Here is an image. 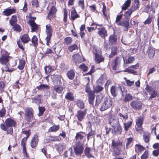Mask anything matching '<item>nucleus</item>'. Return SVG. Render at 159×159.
Here are the masks:
<instances>
[{
    "label": "nucleus",
    "mask_w": 159,
    "mask_h": 159,
    "mask_svg": "<svg viewBox=\"0 0 159 159\" xmlns=\"http://www.w3.org/2000/svg\"><path fill=\"white\" fill-rule=\"evenodd\" d=\"M51 78L54 84L61 85L62 82L61 80V77L58 75L54 74L51 75Z\"/></svg>",
    "instance_id": "obj_20"
},
{
    "label": "nucleus",
    "mask_w": 159,
    "mask_h": 159,
    "mask_svg": "<svg viewBox=\"0 0 159 159\" xmlns=\"http://www.w3.org/2000/svg\"><path fill=\"white\" fill-rule=\"evenodd\" d=\"M126 140L125 148L126 149H128L131 148L132 146L131 143L133 141V138L130 137L129 138L126 139Z\"/></svg>",
    "instance_id": "obj_41"
},
{
    "label": "nucleus",
    "mask_w": 159,
    "mask_h": 159,
    "mask_svg": "<svg viewBox=\"0 0 159 159\" xmlns=\"http://www.w3.org/2000/svg\"><path fill=\"white\" fill-rule=\"evenodd\" d=\"M30 20L28 21L27 23L31 26L32 32H37L38 31L39 27L38 25L35 22L36 19V17L29 16Z\"/></svg>",
    "instance_id": "obj_10"
},
{
    "label": "nucleus",
    "mask_w": 159,
    "mask_h": 159,
    "mask_svg": "<svg viewBox=\"0 0 159 159\" xmlns=\"http://www.w3.org/2000/svg\"><path fill=\"white\" fill-rule=\"evenodd\" d=\"M145 117L143 116H141L136 119V130L139 133H142L143 131L142 125L143 123Z\"/></svg>",
    "instance_id": "obj_6"
},
{
    "label": "nucleus",
    "mask_w": 159,
    "mask_h": 159,
    "mask_svg": "<svg viewBox=\"0 0 159 159\" xmlns=\"http://www.w3.org/2000/svg\"><path fill=\"white\" fill-rule=\"evenodd\" d=\"M36 88L38 90H48L50 89V87L47 84H41L39 86H37Z\"/></svg>",
    "instance_id": "obj_46"
},
{
    "label": "nucleus",
    "mask_w": 159,
    "mask_h": 159,
    "mask_svg": "<svg viewBox=\"0 0 159 159\" xmlns=\"http://www.w3.org/2000/svg\"><path fill=\"white\" fill-rule=\"evenodd\" d=\"M129 21L124 20L123 21H121L120 23L117 24V25L122 26L125 27L126 30H128L129 26Z\"/></svg>",
    "instance_id": "obj_40"
},
{
    "label": "nucleus",
    "mask_w": 159,
    "mask_h": 159,
    "mask_svg": "<svg viewBox=\"0 0 159 159\" xmlns=\"http://www.w3.org/2000/svg\"><path fill=\"white\" fill-rule=\"evenodd\" d=\"M151 139V134L146 132L143 133V139L145 143L149 144L150 141Z\"/></svg>",
    "instance_id": "obj_26"
},
{
    "label": "nucleus",
    "mask_w": 159,
    "mask_h": 159,
    "mask_svg": "<svg viewBox=\"0 0 159 159\" xmlns=\"http://www.w3.org/2000/svg\"><path fill=\"white\" fill-rule=\"evenodd\" d=\"M107 79V77L105 74H102L98 80L97 82V84L102 85L104 81L106 80Z\"/></svg>",
    "instance_id": "obj_31"
},
{
    "label": "nucleus",
    "mask_w": 159,
    "mask_h": 159,
    "mask_svg": "<svg viewBox=\"0 0 159 159\" xmlns=\"http://www.w3.org/2000/svg\"><path fill=\"white\" fill-rule=\"evenodd\" d=\"M87 113V109H85L83 110H80L77 111L76 116L77 117L78 120L81 121L84 119Z\"/></svg>",
    "instance_id": "obj_14"
},
{
    "label": "nucleus",
    "mask_w": 159,
    "mask_h": 159,
    "mask_svg": "<svg viewBox=\"0 0 159 159\" xmlns=\"http://www.w3.org/2000/svg\"><path fill=\"white\" fill-rule=\"evenodd\" d=\"M38 39L35 35H34L31 39V42L32 44L34 47H37L38 45Z\"/></svg>",
    "instance_id": "obj_49"
},
{
    "label": "nucleus",
    "mask_w": 159,
    "mask_h": 159,
    "mask_svg": "<svg viewBox=\"0 0 159 159\" xmlns=\"http://www.w3.org/2000/svg\"><path fill=\"white\" fill-rule=\"evenodd\" d=\"M10 57L7 52L2 54L0 57V63L1 64H7L9 62Z\"/></svg>",
    "instance_id": "obj_18"
},
{
    "label": "nucleus",
    "mask_w": 159,
    "mask_h": 159,
    "mask_svg": "<svg viewBox=\"0 0 159 159\" xmlns=\"http://www.w3.org/2000/svg\"><path fill=\"white\" fill-rule=\"evenodd\" d=\"M42 95L41 94L37 95L34 97L31 98L32 102L34 103L37 105H39L40 104H41L42 102L41 101V98Z\"/></svg>",
    "instance_id": "obj_28"
},
{
    "label": "nucleus",
    "mask_w": 159,
    "mask_h": 159,
    "mask_svg": "<svg viewBox=\"0 0 159 159\" xmlns=\"http://www.w3.org/2000/svg\"><path fill=\"white\" fill-rule=\"evenodd\" d=\"M71 20H74L77 18H80V16L77 14L75 10L74 9L71 11Z\"/></svg>",
    "instance_id": "obj_35"
},
{
    "label": "nucleus",
    "mask_w": 159,
    "mask_h": 159,
    "mask_svg": "<svg viewBox=\"0 0 159 159\" xmlns=\"http://www.w3.org/2000/svg\"><path fill=\"white\" fill-rule=\"evenodd\" d=\"M116 116L114 115H110L109 116V120L108 123L112 127H115L116 125L119 124L118 120L116 119Z\"/></svg>",
    "instance_id": "obj_16"
},
{
    "label": "nucleus",
    "mask_w": 159,
    "mask_h": 159,
    "mask_svg": "<svg viewBox=\"0 0 159 159\" xmlns=\"http://www.w3.org/2000/svg\"><path fill=\"white\" fill-rule=\"evenodd\" d=\"M132 121H128L124 123V127L125 130L127 132L129 130V128L132 125Z\"/></svg>",
    "instance_id": "obj_52"
},
{
    "label": "nucleus",
    "mask_w": 159,
    "mask_h": 159,
    "mask_svg": "<svg viewBox=\"0 0 159 159\" xmlns=\"http://www.w3.org/2000/svg\"><path fill=\"white\" fill-rule=\"evenodd\" d=\"M139 67V64L137 63L135 65L129 66L126 70V72L133 75H137V72L135 70L138 69Z\"/></svg>",
    "instance_id": "obj_15"
},
{
    "label": "nucleus",
    "mask_w": 159,
    "mask_h": 159,
    "mask_svg": "<svg viewBox=\"0 0 159 159\" xmlns=\"http://www.w3.org/2000/svg\"><path fill=\"white\" fill-rule=\"evenodd\" d=\"M73 41L72 38L70 37H67L64 39V43L67 45H70Z\"/></svg>",
    "instance_id": "obj_60"
},
{
    "label": "nucleus",
    "mask_w": 159,
    "mask_h": 159,
    "mask_svg": "<svg viewBox=\"0 0 159 159\" xmlns=\"http://www.w3.org/2000/svg\"><path fill=\"white\" fill-rule=\"evenodd\" d=\"M65 98L67 100L73 101L74 100V94L71 92H68L66 93L65 96Z\"/></svg>",
    "instance_id": "obj_38"
},
{
    "label": "nucleus",
    "mask_w": 159,
    "mask_h": 159,
    "mask_svg": "<svg viewBox=\"0 0 159 159\" xmlns=\"http://www.w3.org/2000/svg\"><path fill=\"white\" fill-rule=\"evenodd\" d=\"M75 73L73 70L71 69L67 71L66 75L68 78L70 80H73L75 77Z\"/></svg>",
    "instance_id": "obj_43"
},
{
    "label": "nucleus",
    "mask_w": 159,
    "mask_h": 159,
    "mask_svg": "<svg viewBox=\"0 0 159 159\" xmlns=\"http://www.w3.org/2000/svg\"><path fill=\"white\" fill-rule=\"evenodd\" d=\"M113 103L112 100L111 98L108 97H106L100 108V111H102L109 108L112 107Z\"/></svg>",
    "instance_id": "obj_8"
},
{
    "label": "nucleus",
    "mask_w": 159,
    "mask_h": 159,
    "mask_svg": "<svg viewBox=\"0 0 159 159\" xmlns=\"http://www.w3.org/2000/svg\"><path fill=\"white\" fill-rule=\"evenodd\" d=\"M95 92L94 91L90 92L88 93V100L89 103L93 105L95 97Z\"/></svg>",
    "instance_id": "obj_24"
},
{
    "label": "nucleus",
    "mask_w": 159,
    "mask_h": 159,
    "mask_svg": "<svg viewBox=\"0 0 159 159\" xmlns=\"http://www.w3.org/2000/svg\"><path fill=\"white\" fill-rule=\"evenodd\" d=\"M102 4L103 6L102 11L105 17L107 19L108 17V15L107 14V7L105 5V2H102Z\"/></svg>",
    "instance_id": "obj_53"
},
{
    "label": "nucleus",
    "mask_w": 159,
    "mask_h": 159,
    "mask_svg": "<svg viewBox=\"0 0 159 159\" xmlns=\"http://www.w3.org/2000/svg\"><path fill=\"white\" fill-rule=\"evenodd\" d=\"M116 88V85H112L110 88L111 93L114 97H115L117 95Z\"/></svg>",
    "instance_id": "obj_47"
},
{
    "label": "nucleus",
    "mask_w": 159,
    "mask_h": 159,
    "mask_svg": "<svg viewBox=\"0 0 159 159\" xmlns=\"http://www.w3.org/2000/svg\"><path fill=\"white\" fill-rule=\"evenodd\" d=\"M16 12V9L14 8L5 9L2 13V15L5 16H9L12 14L15 13Z\"/></svg>",
    "instance_id": "obj_27"
},
{
    "label": "nucleus",
    "mask_w": 159,
    "mask_h": 159,
    "mask_svg": "<svg viewBox=\"0 0 159 159\" xmlns=\"http://www.w3.org/2000/svg\"><path fill=\"white\" fill-rule=\"evenodd\" d=\"M91 149L90 148L88 147H86L84 149V152L85 155L88 158H90L92 157L94 158L93 155L90 153Z\"/></svg>",
    "instance_id": "obj_32"
},
{
    "label": "nucleus",
    "mask_w": 159,
    "mask_h": 159,
    "mask_svg": "<svg viewBox=\"0 0 159 159\" xmlns=\"http://www.w3.org/2000/svg\"><path fill=\"white\" fill-rule=\"evenodd\" d=\"M145 89L150 95L149 99H151L156 97L158 95L157 91L155 90L154 89L150 86H147Z\"/></svg>",
    "instance_id": "obj_13"
},
{
    "label": "nucleus",
    "mask_w": 159,
    "mask_h": 159,
    "mask_svg": "<svg viewBox=\"0 0 159 159\" xmlns=\"http://www.w3.org/2000/svg\"><path fill=\"white\" fill-rule=\"evenodd\" d=\"M89 128L91 130L87 135V141H89V139L91 138L93 136L96 134V131L95 130H93L92 129V125L91 124L89 126Z\"/></svg>",
    "instance_id": "obj_45"
},
{
    "label": "nucleus",
    "mask_w": 159,
    "mask_h": 159,
    "mask_svg": "<svg viewBox=\"0 0 159 159\" xmlns=\"http://www.w3.org/2000/svg\"><path fill=\"white\" fill-rule=\"evenodd\" d=\"M77 106L80 109H83L85 108V104L83 100H78L76 101Z\"/></svg>",
    "instance_id": "obj_44"
},
{
    "label": "nucleus",
    "mask_w": 159,
    "mask_h": 159,
    "mask_svg": "<svg viewBox=\"0 0 159 159\" xmlns=\"http://www.w3.org/2000/svg\"><path fill=\"white\" fill-rule=\"evenodd\" d=\"M110 151L112 153L113 157H116L120 155L122 151V148L125 149V146L123 145V142L120 140L116 141L114 139L111 140V143L110 146Z\"/></svg>",
    "instance_id": "obj_1"
},
{
    "label": "nucleus",
    "mask_w": 159,
    "mask_h": 159,
    "mask_svg": "<svg viewBox=\"0 0 159 159\" xmlns=\"http://www.w3.org/2000/svg\"><path fill=\"white\" fill-rule=\"evenodd\" d=\"M97 29L98 30V34L102 38L105 39L106 37L108 35L107 30L104 27L98 28Z\"/></svg>",
    "instance_id": "obj_21"
},
{
    "label": "nucleus",
    "mask_w": 159,
    "mask_h": 159,
    "mask_svg": "<svg viewBox=\"0 0 159 159\" xmlns=\"http://www.w3.org/2000/svg\"><path fill=\"white\" fill-rule=\"evenodd\" d=\"M55 148L57 150L60 152L63 151L64 148V145L61 143L56 144L55 145Z\"/></svg>",
    "instance_id": "obj_50"
},
{
    "label": "nucleus",
    "mask_w": 159,
    "mask_h": 159,
    "mask_svg": "<svg viewBox=\"0 0 159 159\" xmlns=\"http://www.w3.org/2000/svg\"><path fill=\"white\" fill-rule=\"evenodd\" d=\"M68 49L70 52H71L74 50L78 49L77 45L76 44H74L72 45L69 46Z\"/></svg>",
    "instance_id": "obj_61"
},
{
    "label": "nucleus",
    "mask_w": 159,
    "mask_h": 159,
    "mask_svg": "<svg viewBox=\"0 0 159 159\" xmlns=\"http://www.w3.org/2000/svg\"><path fill=\"white\" fill-rule=\"evenodd\" d=\"M60 128V126L59 125H54L49 128L48 131L49 132H56L59 130Z\"/></svg>",
    "instance_id": "obj_39"
},
{
    "label": "nucleus",
    "mask_w": 159,
    "mask_h": 159,
    "mask_svg": "<svg viewBox=\"0 0 159 159\" xmlns=\"http://www.w3.org/2000/svg\"><path fill=\"white\" fill-rule=\"evenodd\" d=\"M130 105L132 109L135 111L141 110L142 109L143 103L138 100H134L130 103Z\"/></svg>",
    "instance_id": "obj_12"
},
{
    "label": "nucleus",
    "mask_w": 159,
    "mask_h": 159,
    "mask_svg": "<svg viewBox=\"0 0 159 159\" xmlns=\"http://www.w3.org/2000/svg\"><path fill=\"white\" fill-rule=\"evenodd\" d=\"M57 8L55 6L53 5L51 7L47 16V19L50 21L55 19L57 17Z\"/></svg>",
    "instance_id": "obj_11"
},
{
    "label": "nucleus",
    "mask_w": 159,
    "mask_h": 159,
    "mask_svg": "<svg viewBox=\"0 0 159 159\" xmlns=\"http://www.w3.org/2000/svg\"><path fill=\"white\" fill-rule=\"evenodd\" d=\"M72 60L73 62L75 63L76 65L81 63L82 61L81 57L78 54L73 55L72 57Z\"/></svg>",
    "instance_id": "obj_23"
},
{
    "label": "nucleus",
    "mask_w": 159,
    "mask_h": 159,
    "mask_svg": "<svg viewBox=\"0 0 159 159\" xmlns=\"http://www.w3.org/2000/svg\"><path fill=\"white\" fill-rule=\"evenodd\" d=\"M153 20V18L152 16H149L147 19L143 22L144 25H149Z\"/></svg>",
    "instance_id": "obj_63"
},
{
    "label": "nucleus",
    "mask_w": 159,
    "mask_h": 159,
    "mask_svg": "<svg viewBox=\"0 0 159 159\" xmlns=\"http://www.w3.org/2000/svg\"><path fill=\"white\" fill-rule=\"evenodd\" d=\"M16 123L13 119L8 118L5 120L4 124H0V127L2 130L6 131V134L7 135H13V127H16Z\"/></svg>",
    "instance_id": "obj_2"
},
{
    "label": "nucleus",
    "mask_w": 159,
    "mask_h": 159,
    "mask_svg": "<svg viewBox=\"0 0 159 159\" xmlns=\"http://www.w3.org/2000/svg\"><path fill=\"white\" fill-rule=\"evenodd\" d=\"M152 147L156 150L152 151V155L155 157H158L159 155V143H155L153 145Z\"/></svg>",
    "instance_id": "obj_25"
},
{
    "label": "nucleus",
    "mask_w": 159,
    "mask_h": 159,
    "mask_svg": "<svg viewBox=\"0 0 159 159\" xmlns=\"http://www.w3.org/2000/svg\"><path fill=\"white\" fill-rule=\"evenodd\" d=\"M118 52V49L116 46H114L111 48V52L109 56V58H112L116 55Z\"/></svg>",
    "instance_id": "obj_36"
},
{
    "label": "nucleus",
    "mask_w": 159,
    "mask_h": 159,
    "mask_svg": "<svg viewBox=\"0 0 159 159\" xmlns=\"http://www.w3.org/2000/svg\"><path fill=\"white\" fill-rule=\"evenodd\" d=\"M53 49L55 53L57 55H58L62 50L61 46L59 45L56 46L55 47L53 48Z\"/></svg>",
    "instance_id": "obj_62"
},
{
    "label": "nucleus",
    "mask_w": 159,
    "mask_h": 159,
    "mask_svg": "<svg viewBox=\"0 0 159 159\" xmlns=\"http://www.w3.org/2000/svg\"><path fill=\"white\" fill-rule=\"evenodd\" d=\"M45 73L47 75L50 74L52 72L55 70V68L52 66L51 65L46 66L44 68Z\"/></svg>",
    "instance_id": "obj_37"
},
{
    "label": "nucleus",
    "mask_w": 159,
    "mask_h": 159,
    "mask_svg": "<svg viewBox=\"0 0 159 159\" xmlns=\"http://www.w3.org/2000/svg\"><path fill=\"white\" fill-rule=\"evenodd\" d=\"M3 65H5L4 69L5 70H2V72L3 73L4 71L6 72H11L14 71V68H10V64L9 63H7V64H3Z\"/></svg>",
    "instance_id": "obj_48"
},
{
    "label": "nucleus",
    "mask_w": 159,
    "mask_h": 159,
    "mask_svg": "<svg viewBox=\"0 0 159 159\" xmlns=\"http://www.w3.org/2000/svg\"><path fill=\"white\" fill-rule=\"evenodd\" d=\"M53 91L58 94H61L63 90V87L61 85L55 84L53 87Z\"/></svg>",
    "instance_id": "obj_30"
},
{
    "label": "nucleus",
    "mask_w": 159,
    "mask_h": 159,
    "mask_svg": "<svg viewBox=\"0 0 159 159\" xmlns=\"http://www.w3.org/2000/svg\"><path fill=\"white\" fill-rule=\"evenodd\" d=\"M83 134H85V133L80 131L76 133L75 136V139L76 141V143L80 142L84 143V141H85V138Z\"/></svg>",
    "instance_id": "obj_17"
},
{
    "label": "nucleus",
    "mask_w": 159,
    "mask_h": 159,
    "mask_svg": "<svg viewBox=\"0 0 159 159\" xmlns=\"http://www.w3.org/2000/svg\"><path fill=\"white\" fill-rule=\"evenodd\" d=\"M140 5V3L139 0H134V3L130 8L135 11L139 9Z\"/></svg>",
    "instance_id": "obj_33"
},
{
    "label": "nucleus",
    "mask_w": 159,
    "mask_h": 159,
    "mask_svg": "<svg viewBox=\"0 0 159 159\" xmlns=\"http://www.w3.org/2000/svg\"><path fill=\"white\" fill-rule=\"evenodd\" d=\"M17 20V16L16 15H13L11 16V18L9 20V23L11 25H13L16 24Z\"/></svg>",
    "instance_id": "obj_55"
},
{
    "label": "nucleus",
    "mask_w": 159,
    "mask_h": 159,
    "mask_svg": "<svg viewBox=\"0 0 159 159\" xmlns=\"http://www.w3.org/2000/svg\"><path fill=\"white\" fill-rule=\"evenodd\" d=\"M25 61L23 58L19 59V63L18 66V68L20 70H22L25 66Z\"/></svg>",
    "instance_id": "obj_42"
},
{
    "label": "nucleus",
    "mask_w": 159,
    "mask_h": 159,
    "mask_svg": "<svg viewBox=\"0 0 159 159\" xmlns=\"http://www.w3.org/2000/svg\"><path fill=\"white\" fill-rule=\"evenodd\" d=\"M39 137L37 134H35L31 139L30 145L33 148H35L37 146L39 142Z\"/></svg>",
    "instance_id": "obj_22"
},
{
    "label": "nucleus",
    "mask_w": 159,
    "mask_h": 159,
    "mask_svg": "<svg viewBox=\"0 0 159 159\" xmlns=\"http://www.w3.org/2000/svg\"><path fill=\"white\" fill-rule=\"evenodd\" d=\"M116 129L114 131V133L113 132V134L117 133L119 135H121L122 132V128L121 126L119 124L116 125Z\"/></svg>",
    "instance_id": "obj_57"
},
{
    "label": "nucleus",
    "mask_w": 159,
    "mask_h": 159,
    "mask_svg": "<svg viewBox=\"0 0 159 159\" xmlns=\"http://www.w3.org/2000/svg\"><path fill=\"white\" fill-rule=\"evenodd\" d=\"M101 85L97 84V85L94 88L93 91L96 93H98L102 91L103 89L104 88Z\"/></svg>",
    "instance_id": "obj_56"
},
{
    "label": "nucleus",
    "mask_w": 159,
    "mask_h": 159,
    "mask_svg": "<svg viewBox=\"0 0 159 159\" xmlns=\"http://www.w3.org/2000/svg\"><path fill=\"white\" fill-rule=\"evenodd\" d=\"M121 61V58L120 57L116 56L111 61V66L112 70H117V67L119 64H120Z\"/></svg>",
    "instance_id": "obj_19"
},
{
    "label": "nucleus",
    "mask_w": 159,
    "mask_h": 159,
    "mask_svg": "<svg viewBox=\"0 0 159 159\" xmlns=\"http://www.w3.org/2000/svg\"><path fill=\"white\" fill-rule=\"evenodd\" d=\"M118 118L120 119L123 122V120L125 121L128 118V115L127 114L123 115L121 113L119 112L118 114Z\"/></svg>",
    "instance_id": "obj_58"
},
{
    "label": "nucleus",
    "mask_w": 159,
    "mask_h": 159,
    "mask_svg": "<svg viewBox=\"0 0 159 159\" xmlns=\"http://www.w3.org/2000/svg\"><path fill=\"white\" fill-rule=\"evenodd\" d=\"M13 26V29L16 31L20 32L21 30V29L20 25L17 24L12 25Z\"/></svg>",
    "instance_id": "obj_64"
},
{
    "label": "nucleus",
    "mask_w": 159,
    "mask_h": 159,
    "mask_svg": "<svg viewBox=\"0 0 159 159\" xmlns=\"http://www.w3.org/2000/svg\"><path fill=\"white\" fill-rule=\"evenodd\" d=\"M148 57L150 59H152L154 57L155 54V51L154 49L152 48H149L148 49Z\"/></svg>",
    "instance_id": "obj_54"
},
{
    "label": "nucleus",
    "mask_w": 159,
    "mask_h": 159,
    "mask_svg": "<svg viewBox=\"0 0 159 159\" xmlns=\"http://www.w3.org/2000/svg\"><path fill=\"white\" fill-rule=\"evenodd\" d=\"M135 151L136 152H142L145 150V148L140 144H136L134 146Z\"/></svg>",
    "instance_id": "obj_34"
},
{
    "label": "nucleus",
    "mask_w": 159,
    "mask_h": 159,
    "mask_svg": "<svg viewBox=\"0 0 159 159\" xmlns=\"http://www.w3.org/2000/svg\"><path fill=\"white\" fill-rule=\"evenodd\" d=\"M75 154L76 156H80L83 153L84 150V143H76L73 146Z\"/></svg>",
    "instance_id": "obj_7"
},
{
    "label": "nucleus",
    "mask_w": 159,
    "mask_h": 159,
    "mask_svg": "<svg viewBox=\"0 0 159 159\" xmlns=\"http://www.w3.org/2000/svg\"><path fill=\"white\" fill-rule=\"evenodd\" d=\"M24 119L28 124L32 122L34 118V111L31 107H28L25 109Z\"/></svg>",
    "instance_id": "obj_3"
},
{
    "label": "nucleus",
    "mask_w": 159,
    "mask_h": 159,
    "mask_svg": "<svg viewBox=\"0 0 159 159\" xmlns=\"http://www.w3.org/2000/svg\"><path fill=\"white\" fill-rule=\"evenodd\" d=\"M46 33L47 36L45 40L46 41V45L48 46H49V43H51V38L52 35V28L50 24L46 25Z\"/></svg>",
    "instance_id": "obj_9"
},
{
    "label": "nucleus",
    "mask_w": 159,
    "mask_h": 159,
    "mask_svg": "<svg viewBox=\"0 0 159 159\" xmlns=\"http://www.w3.org/2000/svg\"><path fill=\"white\" fill-rule=\"evenodd\" d=\"M131 0H127L122 6V10H125L130 6L131 4Z\"/></svg>",
    "instance_id": "obj_51"
},
{
    "label": "nucleus",
    "mask_w": 159,
    "mask_h": 159,
    "mask_svg": "<svg viewBox=\"0 0 159 159\" xmlns=\"http://www.w3.org/2000/svg\"><path fill=\"white\" fill-rule=\"evenodd\" d=\"M117 38L115 34V33L113 35L109 36V43L111 45H115L116 44Z\"/></svg>",
    "instance_id": "obj_29"
},
{
    "label": "nucleus",
    "mask_w": 159,
    "mask_h": 159,
    "mask_svg": "<svg viewBox=\"0 0 159 159\" xmlns=\"http://www.w3.org/2000/svg\"><path fill=\"white\" fill-rule=\"evenodd\" d=\"M38 110L39 113L38 116H40L43 115L44 112L46 110V108L44 107H40L39 106L38 107Z\"/></svg>",
    "instance_id": "obj_59"
},
{
    "label": "nucleus",
    "mask_w": 159,
    "mask_h": 159,
    "mask_svg": "<svg viewBox=\"0 0 159 159\" xmlns=\"http://www.w3.org/2000/svg\"><path fill=\"white\" fill-rule=\"evenodd\" d=\"M93 53L94 55V60L97 64H99L104 61L105 59L102 56L101 51L96 48L93 47Z\"/></svg>",
    "instance_id": "obj_5"
},
{
    "label": "nucleus",
    "mask_w": 159,
    "mask_h": 159,
    "mask_svg": "<svg viewBox=\"0 0 159 159\" xmlns=\"http://www.w3.org/2000/svg\"><path fill=\"white\" fill-rule=\"evenodd\" d=\"M31 40L29 34H24L20 36V39L17 41V44L19 48L23 51H25L23 44L28 43Z\"/></svg>",
    "instance_id": "obj_4"
}]
</instances>
